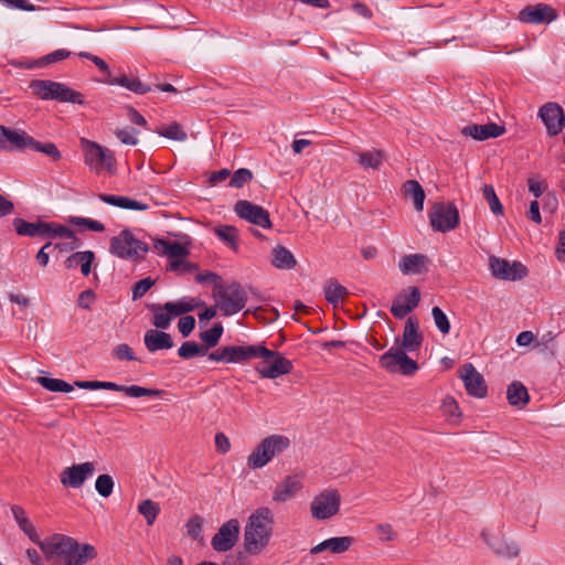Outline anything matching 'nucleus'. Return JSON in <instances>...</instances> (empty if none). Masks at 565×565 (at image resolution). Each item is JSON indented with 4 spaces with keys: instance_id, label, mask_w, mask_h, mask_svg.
<instances>
[{
    "instance_id": "obj_64",
    "label": "nucleus",
    "mask_w": 565,
    "mask_h": 565,
    "mask_svg": "<svg viewBox=\"0 0 565 565\" xmlns=\"http://www.w3.org/2000/svg\"><path fill=\"white\" fill-rule=\"evenodd\" d=\"M555 255L559 262L565 263V230L562 231L558 235Z\"/></svg>"
},
{
    "instance_id": "obj_29",
    "label": "nucleus",
    "mask_w": 565,
    "mask_h": 565,
    "mask_svg": "<svg viewBox=\"0 0 565 565\" xmlns=\"http://www.w3.org/2000/svg\"><path fill=\"white\" fill-rule=\"evenodd\" d=\"M97 198L109 205L122 209V210H134V211H146L149 209L147 203H142L140 201L134 200L124 195H114V194H104L100 193Z\"/></svg>"
},
{
    "instance_id": "obj_32",
    "label": "nucleus",
    "mask_w": 565,
    "mask_h": 565,
    "mask_svg": "<svg viewBox=\"0 0 565 565\" xmlns=\"http://www.w3.org/2000/svg\"><path fill=\"white\" fill-rule=\"evenodd\" d=\"M106 83L109 85L125 87L138 95H143L152 89L149 84L141 82L138 77L128 76L125 74L116 77H110L106 79Z\"/></svg>"
},
{
    "instance_id": "obj_12",
    "label": "nucleus",
    "mask_w": 565,
    "mask_h": 565,
    "mask_svg": "<svg viewBox=\"0 0 565 565\" xmlns=\"http://www.w3.org/2000/svg\"><path fill=\"white\" fill-rule=\"evenodd\" d=\"M341 495L335 489H329L317 494L310 504L312 518L327 520L339 513Z\"/></svg>"
},
{
    "instance_id": "obj_35",
    "label": "nucleus",
    "mask_w": 565,
    "mask_h": 565,
    "mask_svg": "<svg viewBox=\"0 0 565 565\" xmlns=\"http://www.w3.org/2000/svg\"><path fill=\"white\" fill-rule=\"evenodd\" d=\"M204 306V302L194 298H184L175 302H166L163 309H166L171 318H175L188 312L193 311L198 307Z\"/></svg>"
},
{
    "instance_id": "obj_56",
    "label": "nucleus",
    "mask_w": 565,
    "mask_h": 565,
    "mask_svg": "<svg viewBox=\"0 0 565 565\" xmlns=\"http://www.w3.org/2000/svg\"><path fill=\"white\" fill-rule=\"evenodd\" d=\"M70 222L76 226H85L88 230L94 231V232L105 231L104 224H102L98 221L92 220V218L73 216L70 218Z\"/></svg>"
},
{
    "instance_id": "obj_47",
    "label": "nucleus",
    "mask_w": 565,
    "mask_h": 565,
    "mask_svg": "<svg viewBox=\"0 0 565 565\" xmlns=\"http://www.w3.org/2000/svg\"><path fill=\"white\" fill-rule=\"evenodd\" d=\"M207 348L194 341H186L178 349V354L182 359H192L198 355H205Z\"/></svg>"
},
{
    "instance_id": "obj_17",
    "label": "nucleus",
    "mask_w": 565,
    "mask_h": 565,
    "mask_svg": "<svg viewBox=\"0 0 565 565\" xmlns=\"http://www.w3.org/2000/svg\"><path fill=\"white\" fill-rule=\"evenodd\" d=\"M239 535V522L231 519L221 525L212 537L211 545L216 552H227L237 543Z\"/></svg>"
},
{
    "instance_id": "obj_20",
    "label": "nucleus",
    "mask_w": 565,
    "mask_h": 565,
    "mask_svg": "<svg viewBox=\"0 0 565 565\" xmlns=\"http://www.w3.org/2000/svg\"><path fill=\"white\" fill-rule=\"evenodd\" d=\"M420 301V291L417 287L403 289L394 299L391 312L397 319L405 318Z\"/></svg>"
},
{
    "instance_id": "obj_38",
    "label": "nucleus",
    "mask_w": 565,
    "mask_h": 565,
    "mask_svg": "<svg viewBox=\"0 0 565 565\" xmlns=\"http://www.w3.org/2000/svg\"><path fill=\"white\" fill-rule=\"evenodd\" d=\"M507 398L511 405L523 407L529 402V393L521 382H513L508 386Z\"/></svg>"
},
{
    "instance_id": "obj_49",
    "label": "nucleus",
    "mask_w": 565,
    "mask_h": 565,
    "mask_svg": "<svg viewBox=\"0 0 565 565\" xmlns=\"http://www.w3.org/2000/svg\"><path fill=\"white\" fill-rule=\"evenodd\" d=\"M482 193L489 204L491 212L497 216L503 215V206L498 195L495 194L494 188L491 184H484L482 188Z\"/></svg>"
},
{
    "instance_id": "obj_15",
    "label": "nucleus",
    "mask_w": 565,
    "mask_h": 565,
    "mask_svg": "<svg viewBox=\"0 0 565 565\" xmlns=\"http://www.w3.org/2000/svg\"><path fill=\"white\" fill-rule=\"evenodd\" d=\"M489 266L492 275L502 280H518L526 276L527 269L520 262H509L504 258L490 256Z\"/></svg>"
},
{
    "instance_id": "obj_23",
    "label": "nucleus",
    "mask_w": 565,
    "mask_h": 565,
    "mask_svg": "<svg viewBox=\"0 0 565 565\" xmlns=\"http://www.w3.org/2000/svg\"><path fill=\"white\" fill-rule=\"evenodd\" d=\"M505 132V127L494 122L484 125H469L461 129V135L471 137L475 140L483 141L490 138H498Z\"/></svg>"
},
{
    "instance_id": "obj_11",
    "label": "nucleus",
    "mask_w": 565,
    "mask_h": 565,
    "mask_svg": "<svg viewBox=\"0 0 565 565\" xmlns=\"http://www.w3.org/2000/svg\"><path fill=\"white\" fill-rule=\"evenodd\" d=\"M260 344L225 345L211 352L207 359L222 363H244L252 359H257Z\"/></svg>"
},
{
    "instance_id": "obj_25",
    "label": "nucleus",
    "mask_w": 565,
    "mask_h": 565,
    "mask_svg": "<svg viewBox=\"0 0 565 565\" xmlns=\"http://www.w3.org/2000/svg\"><path fill=\"white\" fill-rule=\"evenodd\" d=\"M429 258L424 254H409L401 258L398 268L403 275H420L428 270Z\"/></svg>"
},
{
    "instance_id": "obj_60",
    "label": "nucleus",
    "mask_w": 565,
    "mask_h": 565,
    "mask_svg": "<svg viewBox=\"0 0 565 565\" xmlns=\"http://www.w3.org/2000/svg\"><path fill=\"white\" fill-rule=\"evenodd\" d=\"M195 327V319L192 316L181 317L178 322L180 333L185 338L191 334Z\"/></svg>"
},
{
    "instance_id": "obj_19",
    "label": "nucleus",
    "mask_w": 565,
    "mask_h": 565,
    "mask_svg": "<svg viewBox=\"0 0 565 565\" xmlns=\"http://www.w3.org/2000/svg\"><path fill=\"white\" fill-rule=\"evenodd\" d=\"M556 10L546 3L526 6L519 12V20L529 24L551 23L557 19Z\"/></svg>"
},
{
    "instance_id": "obj_14",
    "label": "nucleus",
    "mask_w": 565,
    "mask_h": 565,
    "mask_svg": "<svg viewBox=\"0 0 565 565\" xmlns=\"http://www.w3.org/2000/svg\"><path fill=\"white\" fill-rule=\"evenodd\" d=\"M236 215L254 225L263 228H270L271 221L269 213L260 205H256L247 200H239L234 205Z\"/></svg>"
},
{
    "instance_id": "obj_28",
    "label": "nucleus",
    "mask_w": 565,
    "mask_h": 565,
    "mask_svg": "<svg viewBox=\"0 0 565 565\" xmlns=\"http://www.w3.org/2000/svg\"><path fill=\"white\" fill-rule=\"evenodd\" d=\"M143 342L147 350L150 352L169 350L174 345L173 340L169 333L152 329L146 331Z\"/></svg>"
},
{
    "instance_id": "obj_39",
    "label": "nucleus",
    "mask_w": 565,
    "mask_h": 565,
    "mask_svg": "<svg viewBox=\"0 0 565 565\" xmlns=\"http://www.w3.org/2000/svg\"><path fill=\"white\" fill-rule=\"evenodd\" d=\"M271 264L279 269H291L296 266L297 262L289 249L278 245L273 249Z\"/></svg>"
},
{
    "instance_id": "obj_42",
    "label": "nucleus",
    "mask_w": 565,
    "mask_h": 565,
    "mask_svg": "<svg viewBox=\"0 0 565 565\" xmlns=\"http://www.w3.org/2000/svg\"><path fill=\"white\" fill-rule=\"evenodd\" d=\"M215 235L233 250L238 249L237 237L238 230L232 225H218L214 228Z\"/></svg>"
},
{
    "instance_id": "obj_50",
    "label": "nucleus",
    "mask_w": 565,
    "mask_h": 565,
    "mask_svg": "<svg viewBox=\"0 0 565 565\" xmlns=\"http://www.w3.org/2000/svg\"><path fill=\"white\" fill-rule=\"evenodd\" d=\"M114 479L110 475H100L95 481V489L103 498H108L114 490Z\"/></svg>"
},
{
    "instance_id": "obj_62",
    "label": "nucleus",
    "mask_w": 565,
    "mask_h": 565,
    "mask_svg": "<svg viewBox=\"0 0 565 565\" xmlns=\"http://www.w3.org/2000/svg\"><path fill=\"white\" fill-rule=\"evenodd\" d=\"M1 3L12 9H19L23 11H35L36 7L29 3L28 0H0Z\"/></svg>"
},
{
    "instance_id": "obj_5",
    "label": "nucleus",
    "mask_w": 565,
    "mask_h": 565,
    "mask_svg": "<svg viewBox=\"0 0 565 565\" xmlns=\"http://www.w3.org/2000/svg\"><path fill=\"white\" fill-rule=\"evenodd\" d=\"M32 93L43 100L84 104L83 95L67 85L50 79H33L30 83Z\"/></svg>"
},
{
    "instance_id": "obj_48",
    "label": "nucleus",
    "mask_w": 565,
    "mask_h": 565,
    "mask_svg": "<svg viewBox=\"0 0 565 565\" xmlns=\"http://www.w3.org/2000/svg\"><path fill=\"white\" fill-rule=\"evenodd\" d=\"M151 311L153 312L152 324L158 329H168L173 320L170 313L163 309V305H153L151 307Z\"/></svg>"
},
{
    "instance_id": "obj_41",
    "label": "nucleus",
    "mask_w": 565,
    "mask_h": 565,
    "mask_svg": "<svg viewBox=\"0 0 565 565\" xmlns=\"http://www.w3.org/2000/svg\"><path fill=\"white\" fill-rule=\"evenodd\" d=\"M47 224L50 225V230L45 236L61 237V238L72 241V244L70 245V249H75V248L79 247L81 243L71 228H68L64 225H58V224H54V223H47Z\"/></svg>"
},
{
    "instance_id": "obj_4",
    "label": "nucleus",
    "mask_w": 565,
    "mask_h": 565,
    "mask_svg": "<svg viewBox=\"0 0 565 565\" xmlns=\"http://www.w3.org/2000/svg\"><path fill=\"white\" fill-rule=\"evenodd\" d=\"M213 296L216 307L226 317L239 312L247 302V292L237 281L216 284L213 287Z\"/></svg>"
},
{
    "instance_id": "obj_46",
    "label": "nucleus",
    "mask_w": 565,
    "mask_h": 565,
    "mask_svg": "<svg viewBox=\"0 0 565 565\" xmlns=\"http://www.w3.org/2000/svg\"><path fill=\"white\" fill-rule=\"evenodd\" d=\"M157 134L161 137L175 141H185L188 139L186 132L178 122H172L161 129H158Z\"/></svg>"
},
{
    "instance_id": "obj_13",
    "label": "nucleus",
    "mask_w": 565,
    "mask_h": 565,
    "mask_svg": "<svg viewBox=\"0 0 565 565\" xmlns=\"http://www.w3.org/2000/svg\"><path fill=\"white\" fill-rule=\"evenodd\" d=\"M430 225L435 231L446 233L459 224V212L452 203H435L429 211Z\"/></svg>"
},
{
    "instance_id": "obj_30",
    "label": "nucleus",
    "mask_w": 565,
    "mask_h": 565,
    "mask_svg": "<svg viewBox=\"0 0 565 565\" xmlns=\"http://www.w3.org/2000/svg\"><path fill=\"white\" fill-rule=\"evenodd\" d=\"M13 518L18 523L20 530L35 544L41 547V543L43 541L40 539L39 534L32 522L29 520L25 510L20 505H13L11 508Z\"/></svg>"
},
{
    "instance_id": "obj_1",
    "label": "nucleus",
    "mask_w": 565,
    "mask_h": 565,
    "mask_svg": "<svg viewBox=\"0 0 565 565\" xmlns=\"http://www.w3.org/2000/svg\"><path fill=\"white\" fill-rule=\"evenodd\" d=\"M41 551L46 557L60 556L64 565H85L97 557V551L93 545L79 544L76 540L63 534H54L43 540Z\"/></svg>"
},
{
    "instance_id": "obj_44",
    "label": "nucleus",
    "mask_w": 565,
    "mask_h": 565,
    "mask_svg": "<svg viewBox=\"0 0 565 565\" xmlns=\"http://www.w3.org/2000/svg\"><path fill=\"white\" fill-rule=\"evenodd\" d=\"M224 332V328L221 322L215 323L211 329L200 333V339L205 344L204 347L214 348L220 342V339Z\"/></svg>"
},
{
    "instance_id": "obj_34",
    "label": "nucleus",
    "mask_w": 565,
    "mask_h": 565,
    "mask_svg": "<svg viewBox=\"0 0 565 565\" xmlns=\"http://www.w3.org/2000/svg\"><path fill=\"white\" fill-rule=\"evenodd\" d=\"M153 247L158 253L168 256L172 260L184 258L186 255H189V249L178 242L157 239L153 244Z\"/></svg>"
},
{
    "instance_id": "obj_9",
    "label": "nucleus",
    "mask_w": 565,
    "mask_h": 565,
    "mask_svg": "<svg viewBox=\"0 0 565 565\" xmlns=\"http://www.w3.org/2000/svg\"><path fill=\"white\" fill-rule=\"evenodd\" d=\"M74 385L84 390H108L114 392H121L126 396L136 398L160 396L163 393L161 390L157 388H147L139 385L126 386L115 382L106 381H76Z\"/></svg>"
},
{
    "instance_id": "obj_63",
    "label": "nucleus",
    "mask_w": 565,
    "mask_h": 565,
    "mask_svg": "<svg viewBox=\"0 0 565 565\" xmlns=\"http://www.w3.org/2000/svg\"><path fill=\"white\" fill-rule=\"evenodd\" d=\"M376 531L382 541H393L396 537V533L391 524H379Z\"/></svg>"
},
{
    "instance_id": "obj_7",
    "label": "nucleus",
    "mask_w": 565,
    "mask_h": 565,
    "mask_svg": "<svg viewBox=\"0 0 565 565\" xmlns=\"http://www.w3.org/2000/svg\"><path fill=\"white\" fill-rule=\"evenodd\" d=\"M148 249V245L138 239L130 230H122L110 239L109 252L122 259L135 260L142 258Z\"/></svg>"
},
{
    "instance_id": "obj_51",
    "label": "nucleus",
    "mask_w": 565,
    "mask_h": 565,
    "mask_svg": "<svg viewBox=\"0 0 565 565\" xmlns=\"http://www.w3.org/2000/svg\"><path fill=\"white\" fill-rule=\"evenodd\" d=\"M29 149H32L38 152H42L54 160L61 159V152L53 142H39L32 137V145H29Z\"/></svg>"
},
{
    "instance_id": "obj_59",
    "label": "nucleus",
    "mask_w": 565,
    "mask_h": 565,
    "mask_svg": "<svg viewBox=\"0 0 565 565\" xmlns=\"http://www.w3.org/2000/svg\"><path fill=\"white\" fill-rule=\"evenodd\" d=\"M202 532V519L199 515L191 518L186 523V533L193 540H198Z\"/></svg>"
},
{
    "instance_id": "obj_58",
    "label": "nucleus",
    "mask_w": 565,
    "mask_h": 565,
    "mask_svg": "<svg viewBox=\"0 0 565 565\" xmlns=\"http://www.w3.org/2000/svg\"><path fill=\"white\" fill-rule=\"evenodd\" d=\"M169 269L179 274H185L196 270L198 266L193 263L184 260L183 258H179L170 262Z\"/></svg>"
},
{
    "instance_id": "obj_18",
    "label": "nucleus",
    "mask_w": 565,
    "mask_h": 565,
    "mask_svg": "<svg viewBox=\"0 0 565 565\" xmlns=\"http://www.w3.org/2000/svg\"><path fill=\"white\" fill-rule=\"evenodd\" d=\"M32 145V137L20 129L0 126V151H22Z\"/></svg>"
},
{
    "instance_id": "obj_10",
    "label": "nucleus",
    "mask_w": 565,
    "mask_h": 565,
    "mask_svg": "<svg viewBox=\"0 0 565 565\" xmlns=\"http://www.w3.org/2000/svg\"><path fill=\"white\" fill-rule=\"evenodd\" d=\"M408 351L398 347L391 348L380 358V365L390 373H399L406 376L413 375L418 370L416 361L407 356Z\"/></svg>"
},
{
    "instance_id": "obj_43",
    "label": "nucleus",
    "mask_w": 565,
    "mask_h": 565,
    "mask_svg": "<svg viewBox=\"0 0 565 565\" xmlns=\"http://www.w3.org/2000/svg\"><path fill=\"white\" fill-rule=\"evenodd\" d=\"M36 382L44 387L45 390L50 392H64L68 393L73 391L74 386L70 383L60 380V379H52L47 376H40L38 377Z\"/></svg>"
},
{
    "instance_id": "obj_40",
    "label": "nucleus",
    "mask_w": 565,
    "mask_h": 565,
    "mask_svg": "<svg viewBox=\"0 0 565 565\" xmlns=\"http://www.w3.org/2000/svg\"><path fill=\"white\" fill-rule=\"evenodd\" d=\"M358 162L365 169L377 170L384 159V152L379 149L356 152Z\"/></svg>"
},
{
    "instance_id": "obj_3",
    "label": "nucleus",
    "mask_w": 565,
    "mask_h": 565,
    "mask_svg": "<svg viewBox=\"0 0 565 565\" xmlns=\"http://www.w3.org/2000/svg\"><path fill=\"white\" fill-rule=\"evenodd\" d=\"M291 445L290 439L285 435L273 434L255 447L247 457L248 468L255 470L268 465L275 457L280 456Z\"/></svg>"
},
{
    "instance_id": "obj_31",
    "label": "nucleus",
    "mask_w": 565,
    "mask_h": 565,
    "mask_svg": "<svg viewBox=\"0 0 565 565\" xmlns=\"http://www.w3.org/2000/svg\"><path fill=\"white\" fill-rule=\"evenodd\" d=\"M353 543L351 536H337L322 541L310 550L311 554L330 550L332 553L340 554L347 552Z\"/></svg>"
},
{
    "instance_id": "obj_53",
    "label": "nucleus",
    "mask_w": 565,
    "mask_h": 565,
    "mask_svg": "<svg viewBox=\"0 0 565 565\" xmlns=\"http://www.w3.org/2000/svg\"><path fill=\"white\" fill-rule=\"evenodd\" d=\"M111 354L119 361H137L132 349L127 343H120L116 345L113 349Z\"/></svg>"
},
{
    "instance_id": "obj_57",
    "label": "nucleus",
    "mask_w": 565,
    "mask_h": 565,
    "mask_svg": "<svg viewBox=\"0 0 565 565\" xmlns=\"http://www.w3.org/2000/svg\"><path fill=\"white\" fill-rule=\"evenodd\" d=\"M138 131L136 129L118 128L115 130V136L117 139L120 140V142L124 145L129 146H136L138 143V138L136 137Z\"/></svg>"
},
{
    "instance_id": "obj_27",
    "label": "nucleus",
    "mask_w": 565,
    "mask_h": 565,
    "mask_svg": "<svg viewBox=\"0 0 565 565\" xmlns=\"http://www.w3.org/2000/svg\"><path fill=\"white\" fill-rule=\"evenodd\" d=\"M481 536L495 554L505 557H515L519 555L520 551L514 542H508L501 536L490 537L486 531L481 533Z\"/></svg>"
},
{
    "instance_id": "obj_37",
    "label": "nucleus",
    "mask_w": 565,
    "mask_h": 565,
    "mask_svg": "<svg viewBox=\"0 0 565 565\" xmlns=\"http://www.w3.org/2000/svg\"><path fill=\"white\" fill-rule=\"evenodd\" d=\"M403 191L406 196L413 199L416 211L422 212L424 209L425 191L416 180H407L403 184Z\"/></svg>"
},
{
    "instance_id": "obj_16",
    "label": "nucleus",
    "mask_w": 565,
    "mask_h": 565,
    "mask_svg": "<svg viewBox=\"0 0 565 565\" xmlns=\"http://www.w3.org/2000/svg\"><path fill=\"white\" fill-rule=\"evenodd\" d=\"M94 472L95 465L90 461H86L65 468L60 475V480L65 488L78 489Z\"/></svg>"
},
{
    "instance_id": "obj_21",
    "label": "nucleus",
    "mask_w": 565,
    "mask_h": 565,
    "mask_svg": "<svg viewBox=\"0 0 565 565\" xmlns=\"http://www.w3.org/2000/svg\"><path fill=\"white\" fill-rule=\"evenodd\" d=\"M539 117L548 136H557L563 129L564 110L556 103H547L539 109Z\"/></svg>"
},
{
    "instance_id": "obj_26",
    "label": "nucleus",
    "mask_w": 565,
    "mask_h": 565,
    "mask_svg": "<svg viewBox=\"0 0 565 565\" xmlns=\"http://www.w3.org/2000/svg\"><path fill=\"white\" fill-rule=\"evenodd\" d=\"M423 337L419 332L417 319L409 317L405 323L401 349L413 352L422 345Z\"/></svg>"
},
{
    "instance_id": "obj_6",
    "label": "nucleus",
    "mask_w": 565,
    "mask_h": 565,
    "mask_svg": "<svg viewBox=\"0 0 565 565\" xmlns=\"http://www.w3.org/2000/svg\"><path fill=\"white\" fill-rule=\"evenodd\" d=\"M79 142L84 152V162L92 171L99 173L105 170L110 174L116 173L117 161L113 150L86 138H82Z\"/></svg>"
},
{
    "instance_id": "obj_2",
    "label": "nucleus",
    "mask_w": 565,
    "mask_h": 565,
    "mask_svg": "<svg viewBox=\"0 0 565 565\" xmlns=\"http://www.w3.org/2000/svg\"><path fill=\"white\" fill-rule=\"evenodd\" d=\"M274 513L267 507L256 509L244 529V550L249 555L260 554L270 542L274 532Z\"/></svg>"
},
{
    "instance_id": "obj_61",
    "label": "nucleus",
    "mask_w": 565,
    "mask_h": 565,
    "mask_svg": "<svg viewBox=\"0 0 565 565\" xmlns=\"http://www.w3.org/2000/svg\"><path fill=\"white\" fill-rule=\"evenodd\" d=\"M95 299V292L92 289H86L79 294L77 305L83 309L89 310Z\"/></svg>"
},
{
    "instance_id": "obj_8",
    "label": "nucleus",
    "mask_w": 565,
    "mask_h": 565,
    "mask_svg": "<svg viewBox=\"0 0 565 565\" xmlns=\"http://www.w3.org/2000/svg\"><path fill=\"white\" fill-rule=\"evenodd\" d=\"M257 358L263 359V362L257 365L256 371L264 379H277L292 371L290 360L280 352L269 350L264 345H260Z\"/></svg>"
},
{
    "instance_id": "obj_36",
    "label": "nucleus",
    "mask_w": 565,
    "mask_h": 565,
    "mask_svg": "<svg viewBox=\"0 0 565 565\" xmlns=\"http://www.w3.org/2000/svg\"><path fill=\"white\" fill-rule=\"evenodd\" d=\"M323 292L326 300L333 306L342 302L344 297L349 294L348 289L333 278L324 282Z\"/></svg>"
},
{
    "instance_id": "obj_45",
    "label": "nucleus",
    "mask_w": 565,
    "mask_h": 565,
    "mask_svg": "<svg viewBox=\"0 0 565 565\" xmlns=\"http://www.w3.org/2000/svg\"><path fill=\"white\" fill-rule=\"evenodd\" d=\"M138 512L146 519L148 525H152L160 512V507L157 502L146 499L139 503Z\"/></svg>"
},
{
    "instance_id": "obj_55",
    "label": "nucleus",
    "mask_w": 565,
    "mask_h": 565,
    "mask_svg": "<svg viewBox=\"0 0 565 565\" xmlns=\"http://www.w3.org/2000/svg\"><path fill=\"white\" fill-rule=\"evenodd\" d=\"M154 282L156 280L150 277H146L136 282L132 287V299L137 300L142 298L148 292V290L154 285Z\"/></svg>"
},
{
    "instance_id": "obj_22",
    "label": "nucleus",
    "mask_w": 565,
    "mask_h": 565,
    "mask_svg": "<svg viewBox=\"0 0 565 565\" xmlns=\"http://www.w3.org/2000/svg\"><path fill=\"white\" fill-rule=\"evenodd\" d=\"M460 377L463 381L467 393L471 396L482 398L487 395V385L483 376L471 363H466L460 370Z\"/></svg>"
},
{
    "instance_id": "obj_33",
    "label": "nucleus",
    "mask_w": 565,
    "mask_h": 565,
    "mask_svg": "<svg viewBox=\"0 0 565 565\" xmlns=\"http://www.w3.org/2000/svg\"><path fill=\"white\" fill-rule=\"evenodd\" d=\"M13 226L19 235L29 237L45 236L50 230V225L45 222L30 223L23 218L13 220Z\"/></svg>"
},
{
    "instance_id": "obj_24",
    "label": "nucleus",
    "mask_w": 565,
    "mask_h": 565,
    "mask_svg": "<svg viewBox=\"0 0 565 565\" xmlns=\"http://www.w3.org/2000/svg\"><path fill=\"white\" fill-rule=\"evenodd\" d=\"M302 488L301 477L298 475L285 477L275 488L273 501L282 503L294 498Z\"/></svg>"
},
{
    "instance_id": "obj_52",
    "label": "nucleus",
    "mask_w": 565,
    "mask_h": 565,
    "mask_svg": "<svg viewBox=\"0 0 565 565\" xmlns=\"http://www.w3.org/2000/svg\"><path fill=\"white\" fill-rule=\"evenodd\" d=\"M431 315L437 329L443 334H448L450 331V322L446 313L439 307H434L431 309Z\"/></svg>"
},
{
    "instance_id": "obj_54",
    "label": "nucleus",
    "mask_w": 565,
    "mask_h": 565,
    "mask_svg": "<svg viewBox=\"0 0 565 565\" xmlns=\"http://www.w3.org/2000/svg\"><path fill=\"white\" fill-rule=\"evenodd\" d=\"M252 179H253V173L250 172V170L242 168V169L236 170L233 173V175L230 180V185L233 188H242L244 184L249 182Z\"/></svg>"
}]
</instances>
